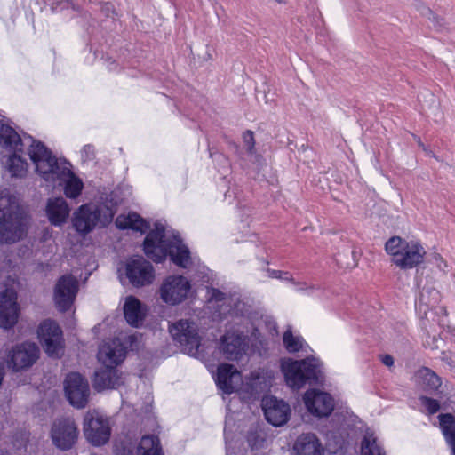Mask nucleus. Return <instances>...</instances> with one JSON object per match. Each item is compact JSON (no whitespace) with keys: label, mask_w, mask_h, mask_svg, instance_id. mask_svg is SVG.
Masks as SVG:
<instances>
[{"label":"nucleus","mask_w":455,"mask_h":455,"mask_svg":"<svg viewBox=\"0 0 455 455\" xmlns=\"http://www.w3.org/2000/svg\"><path fill=\"white\" fill-rule=\"evenodd\" d=\"M143 251L148 258L156 263L163 262L169 256L178 267L196 272L202 282H208L210 270L191 255L188 247L184 243L180 235L166 228L161 223H156L155 228L146 235Z\"/></svg>","instance_id":"nucleus-1"},{"label":"nucleus","mask_w":455,"mask_h":455,"mask_svg":"<svg viewBox=\"0 0 455 455\" xmlns=\"http://www.w3.org/2000/svg\"><path fill=\"white\" fill-rule=\"evenodd\" d=\"M232 314L235 319L220 339V351L227 360L239 361L247 352L249 341H259L263 315L245 301H237Z\"/></svg>","instance_id":"nucleus-2"},{"label":"nucleus","mask_w":455,"mask_h":455,"mask_svg":"<svg viewBox=\"0 0 455 455\" xmlns=\"http://www.w3.org/2000/svg\"><path fill=\"white\" fill-rule=\"evenodd\" d=\"M27 233V220L19 197L11 188L0 187V243H15Z\"/></svg>","instance_id":"nucleus-3"},{"label":"nucleus","mask_w":455,"mask_h":455,"mask_svg":"<svg viewBox=\"0 0 455 455\" xmlns=\"http://www.w3.org/2000/svg\"><path fill=\"white\" fill-rule=\"evenodd\" d=\"M28 157L34 167L35 173L44 183L45 187L54 189L60 180L73 167L71 163L63 157H58L40 140L31 145Z\"/></svg>","instance_id":"nucleus-4"},{"label":"nucleus","mask_w":455,"mask_h":455,"mask_svg":"<svg viewBox=\"0 0 455 455\" xmlns=\"http://www.w3.org/2000/svg\"><path fill=\"white\" fill-rule=\"evenodd\" d=\"M117 201L112 196L80 205L73 213L72 225L80 235H85L96 228H104L109 224L116 213Z\"/></svg>","instance_id":"nucleus-5"},{"label":"nucleus","mask_w":455,"mask_h":455,"mask_svg":"<svg viewBox=\"0 0 455 455\" xmlns=\"http://www.w3.org/2000/svg\"><path fill=\"white\" fill-rule=\"evenodd\" d=\"M281 371L286 385L293 390H299L307 384L318 383L324 378V363L315 355L301 360L283 359Z\"/></svg>","instance_id":"nucleus-6"},{"label":"nucleus","mask_w":455,"mask_h":455,"mask_svg":"<svg viewBox=\"0 0 455 455\" xmlns=\"http://www.w3.org/2000/svg\"><path fill=\"white\" fill-rule=\"evenodd\" d=\"M385 249L392 257V262L402 269H411L423 262L424 247L417 241H406L399 236L389 238Z\"/></svg>","instance_id":"nucleus-7"},{"label":"nucleus","mask_w":455,"mask_h":455,"mask_svg":"<svg viewBox=\"0 0 455 455\" xmlns=\"http://www.w3.org/2000/svg\"><path fill=\"white\" fill-rule=\"evenodd\" d=\"M169 331L185 354L194 357L200 355L201 337L194 320L180 319L169 325Z\"/></svg>","instance_id":"nucleus-8"},{"label":"nucleus","mask_w":455,"mask_h":455,"mask_svg":"<svg viewBox=\"0 0 455 455\" xmlns=\"http://www.w3.org/2000/svg\"><path fill=\"white\" fill-rule=\"evenodd\" d=\"M192 291L190 281L181 275L166 276L158 291L159 298L168 306H178L187 300Z\"/></svg>","instance_id":"nucleus-9"},{"label":"nucleus","mask_w":455,"mask_h":455,"mask_svg":"<svg viewBox=\"0 0 455 455\" xmlns=\"http://www.w3.org/2000/svg\"><path fill=\"white\" fill-rule=\"evenodd\" d=\"M84 434L93 446L105 444L110 438L109 419L97 411H90L84 419Z\"/></svg>","instance_id":"nucleus-10"},{"label":"nucleus","mask_w":455,"mask_h":455,"mask_svg":"<svg viewBox=\"0 0 455 455\" xmlns=\"http://www.w3.org/2000/svg\"><path fill=\"white\" fill-rule=\"evenodd\" d=\"M274 372L267 368H258L243 379V399H255L272 386Z\"/></svg>","instance_id":"nucleus-11"},{"label":"nucleus","mask_w":455,"mask_h":455,"mask_svg":"<svg viewBox=\"0 0 455 455\" xmlns=\"http://www.w3.org/2000/svg\"><path fill=\"white\" fill-rule=\"evenodd\" d=\"M307 411L314 417H329L334 410L335 400L331 394L316 388H311L303 395Z\"/></svg>","instance_id":"nucleus-12"},{"label":"nucleus","mask_w":455,"mask_h":455,"mask_svg":"<svg viewBox=\"0 0 455 455\" xmlns=\"http://www.w3.org/2000/svg\"><path fill=\"white\" fill-rule=\"evenodd\" d=\"M64 390L70 404L77 409L86 406L90 396L89 383L81 374L71 372L67 375Z\"/></svg>","instance_id":"nucleus-13"},{"label":"nucleus","mask_w":455,"mask_h":455,"mask_svg":"<svg viewBox=\"0 0 455 455\" xmlns=\"http://www.w3.org/2000/svg\"><path fill=\"white\" fill-rule=\"evenodd\" d=\"M129 283L137 288L149 285L155 279V269L150 262L142 257L130 259L124 267Z\"/></svg>","instance_id":"nucleus-14"},{"label":"nucleus","mask_w":455,"mask_h":455,"mask_svg":"<svg viewBox=\"0 0 455 455\" xmlns=\"http://www.w3.org/2000/svg\"><path fill=\"white\" fill-rule=\"evenodd\" d=\"M38 337L48 355L59 357L62 354V331L54 321H44L38 328Z\"/></svg>","instance_id":"nucleus-15"},{"label":"nucleus","mask_w":455,"mask_h":455,"mask_svg":"<svg viewBox=\"0 0 455 455\" xmlns=\"http://www.w3.org/2000/svg\"><path fill=\"white\" fill-rule=\"evenodd\" d=\"M51 437L57 448L62 451L69 450L76 443L78 437L75 421L70 418L56 419L52 427Z\"/></svg>","instance_id":"nucleus-16"},{"label":"nucleus","mask_w":455,"mask_h":455,"mask_svg":"<svg viewBox=\"0 0 455 455\" xmlns=\"http://www.w3.org/2000/svg\"><path fill=\"white\" fill-rule=\"evenodd\" d=\"M38 141L29 135L21 138L12 126L0 120V146L6 151L17 152L26 149L28 156L31 145Z\"/></svg>","instance_id":"nucleus-17"},{"label":"nucleus","mask_w":455,"mask_h":455,"mask_svg":"<svg viewBox=\"0 0 455 455\" xmlns=\"http://www.w3.org/2000/svg\"><path fill=\"white\" fill-rule=\"evenodd\" d=\"M39 356V348L35 343L25 342L17 345L9 352L7 365L13 371H21L31 367Z\"/></svg>","instance_id":"nucleus-18"},{"label":"nucleus","mask_w":455,"mask_h":455,"mask_svg":"<svg viewBox=\"0 0 455 455\" xmlns=\"http://www.w3.org/2000/svg\"><path fill=\"white\" fill-rule=\"evenodd\" d=\"M79 283L71 275H62L56 283L54 302L59 310L65 312L73 305L78 291Z\"/></svg>","instance_id":"nucleus-19"},{"label":"nucleus","mask_w":455,"mask_h":455,"mask_svg":"<svg viewBox=\"0 0 455 455\" xmlns=\"http://www.w3.org/2000/svg\"><path fill=\"white\" fill-rule=\"evenodd\" d=\"M243 381L241 372L234 365L221 363L218 366L215 382L224 394L238 393L242 395Z\"/></svg>","instance_id":"nucleus-20"},{"label":"nucleus","mask_w":455,"mask_h":455,"mask_svg":"<svg viewBox=\"0 0 455 455\" xmlns=\"http://www.w3.org/2000/svg\"><path fill=\"white\" fill-rule=\"evenodd\" d=\"M126 355V348L119 339H109L103 341L98 351V360L103 367L116 368L123 363Z\"/></svg>","instance_id":"nucleus-21"},{"label":"nucleus","mask_w":455,"mask_h":455,"mask_svg":"<svg viewBox=\"0 0 455 455\" xmlns=\"http://www.w3.org/2000/svg\"><path fill=\"white\" fill-rule=\"evenodd\" d=\"M18 318L17 293L13 289L7 288L0 293V327L11 329Z\"/></svg>","instance_id":"nucleus-22"},{"label":"nucleus","mask_w":455,"mask_h":455,"mask_svg":"<svg viewBox=\"0 0 455 455\" xmlns=\"http://www.w3.org/2000/svg\"><path fill=\"white\" fill-rule=\"evenodd\" d=\"M262 409L266 419L275 427L284 425L291 414L289 404L272 395L262 399Z\"/></svg>","instance_id":"nucleus-23"},{"label":"nucleus","mask_w":455,"mask_h":455,"mask_svg":"<svg viewBox=\"0 0 455 455\" xmlns=\"http://www.w3.org/2000/svg\"><path fill=\"white\" fill-rule=\"evenodd\" d=\"M207 300L212 308H214L220 317L230 315L235 319L232 309L237 301H243L237 296L228 297L225 293L215 288L207 289Z\"/></svg>","instance_id":"nucleus-24"},{"label":"nucleus","mask_w":455,"mask_h":455,"mask_svg":"<svg viewBox=\"0 0 455 455\" xmlns=\"http://www.w3.org/2000/svg\"><path fill=\"white\" fill-rule=\"evenodd\" d=\"M292 455H324V447L316 435L303 433L294 441Z\"/></svg>","instance_id":"nucleus-25"},{"label":"nucleus","mask_w":455,"mask_h":455,"mask_svg":"<svg viewBox=\"0 0 455 455\" xmlns=\"http://www.w3.org/2000/svg\"><path fill=\"white\" fill-rule=\"evenodd\" d=\"M440 301L439 291L432 286H425L419 295V301L417 303V309L424 315L427 319L435 313L445 314V310L443 307L438 306Z\"/></svg>","instance_id":"nucleus-26"},{"label":"nucleus","mask_w":455,"mask_h":455,"mask_svg":"<svg viewBox=\"0 0 455 455\" xmlns=\"http://www.w3.org/2000/svg\"><path fill=\"white\" fill-rule=\"evenodd\" d=\"M121 384L123 376L116 368L102 367L95 371L92 385L99 392L117 388Z\"/></svg>","instance_id":"nucleus-27"},{"label":"nucleus","mask_w":455,"mask_h":455,"mask_svg":"<svg viewBox=\"0 0 455 455\" xmlns=\"http://www.w3.org/2000/svg\"><path fill=\"white\" fill-rule=\"evenodd\" d=\"M70 208L66 200L61 197L49 198L46 204V215L51 224L61 226L69 216Z\"/></svg>","instance_id":"nucleus-28"},{"label":"nucleus","mask_w":455,"mask_h":455,"mask_svg":"<svg viewBox=\"0 0 455 455\" xmlns=\"http://www.w3.org/2000/svg\"><path fill=\"white\" fill-rule=\"evenodd\" d=\"M413 381L419 389L429 394L438 392L442 385L441 378L427 367L419 368L414 373Z\"/></svg>","instance_id":"nucleus-29"},{"label":"nucleus","mask_w":455,"mask_h":455,"mask_svg":"<svg viewBox=\"0 0 455 455\" xmlns=\"http://www.w3.org/2000/svg\"><path fill=\"white\" fill-rule=\"evenodd\" d=\"M124 315L130 325L138 327L143 322L145 309L137 298L129 296L125 299L124 304Z\"/></svg>","instance_id":"nucleus-30"},{"label":"nucleus","mask_w":455,"mask_h":455,"mask_svg":"<svg viewBox=\"0 0 455 455\" xmlns=\"http://www.w3.org/2000/svg\"><path fill=\"white\" fill-rule=\"evenodd\" d=\"M11 155L4 162L5 168L12 177L22 178L28 172V164L23 158V155L27 154V150L10 152Z\"/></svg>","instance_id":"nucleus-31"},{"label":"nucleus","mask_w":455,"mask_h":455,"mask_svg":"<svg viewBox=\"0 0 455 455\" xmlns=\"http://www.w3.org/2000/svg\"><path fill=\"white\" fill-rule=\"evenodd\" d=\"M61 187L64 195L69 199L78 198L84 189V182L71 169L64 177L63 180L58 184V188Z\"/></svg>","instance_id":"nucleus-32"},{"label":"nucleus","mask_w":455,"mask_h":455,"mask_svg":"<svg viewBox=\"0 0 455 455\" xmlns=\"http://www.w3.org/2000/svg\"><path fill=\"white\" fill-rule=\"evenodd\" d=\"M116 226L119 229H132L144 233L148 226L144 219L136 212L120 214L116 220Z\"/></svg>","instance_id":"nucleus-33"},{"label":"nucleus","mask_w":455,"mask_h":455,"mask_svg":"<svg viewBox=\"0 0 455 455\" xmlns=\"http://www.w3.org/2000/svg\"><path fill=\"white\" fill-rule=\"evenodd\" d=\"M362 455H386L372 429L367 428L361 443Z\"/></svg>","instance_id":"nucleus-34"},{"label":"nucleus","mask_w":455,"mask_h":455,"mask_svg":"<svg viewBox=\"0 0 455 455\" xmlns=\"http://www.w3.org/2000/svg\"><path fill=\"white\" fill-rule=\"evenodd\" d=\"M283 342L289 353L299 351L307 352L309 346L300 335H295L291 330H287L283 336Z\"/></svg>","instance_id":"nucleus-35"},{"label":"nucleus","mask_w":455,"mask_h":455,"mask_svg":"<svg viewBox=\"0 0 455 455\" xmlns=\"http://www.w3.org/2000/svg\"><path fill=\"white\" fill-rule=\"evenodd\" d=\"M137 455H163L157 437L153 435H145L141 438Z\"/></svg>","instance_id":"nucleus-36"},{"label":"nucleus","mask_w":455,"mask_h":455,"mask_svg":"<svg viewBox=\"0 0 455 455\" xmlns=\"http://www.w3.org/2000/svg\"><path fill=\"white\" fill-rule=\"evenodd\" d=\"M323 434L325 436L328 444H333L336 449L341 448L344 445L347 435V430L343 427L323 430Z\"/></svg>","instance_id":"nucleus-37"},{"label":"nucleus","mask_w":455,"mask_h":455,"mask_svg":"<svg viewBox=\"0 0 455 455\" xmlns=\"http://www.w3.org/2000/svg\"><path fill=\"white\" fill-rule=\"evenodd\" d=\"M440 428L443 436L455 433V417L450 413L438 416Z\"/></svg>","instance_id":"nucleus-38"},{"label":"nucleus","mask_w":455,"mask_h":455,"mask_svg":"<svg viewBox=\"0 0 455 455\" xmlns=\"http://www.w3.org/2000/svg\"><path fill=\"white\" fill-rule=\"evenodd\" d=\"M419 402L425 411L430 415L436 413L441 408L437 400L425 395L419 397Z\"/></svg>","instance_id":"nucleus-39"},{"label":"nucleus","mask_w":455,"mask_h":455,"mask_svg":"<svg viewBox=\"0 0 455 455\" xmlns=\"http://www.w3.org/2000/svg\"><path fill=\"white\" fill-rule=\"evenodd\" d=\"M293 285L296 291L301 292L306 295H312L315 291L320 289L319 285L308 283L304 281H294Z\"/></svg>","instance_id":"nucleus-40"},{"label":"nucleus","mask_w":455,"mask_h":455,"mask_svg":"<svg viewBox=\"0 0 455 455\" xmlns=\"http://www.w3.org/2000/svg\"><path fill=\"white\" fill-rule=\"evenodd\" d=\"M224 437H225V442H226L227 455H235L234 449H235L236 442H235V440H234L233 434H232L231 430L229 429L228 422L226 423V426L224 428Z\"/></svg>","instance_id":"nucleus-41"},{"label":"nucleus","mask_w":455,"mask_h":455,"mask_svg":"<svg viewBox=\"0 0 455 455\" xmlns=\"http://www.w3.org/2000/svg\"><path fill=\"white\" fill-rule=\"evenodd\" d=\"M247 442L252 449L258 448L261 446L262 443L264 442V438L262 434L259 432L257 428H255V430L248 434Z\"/></svg>","instance_id":"nucleus-42"},{"label":"nucleus","mask_w":455,"mask_h":455,"mask_svg":"<svg viewBox=\"0 0 455 455\" xmlns=\"http://www.w3.org/2000/svg\"><path fill=\"white\" fill-rule=\"evenodd\" d=\"M243 140L244 143V147L246 148V150L249 154L254 153V137L253 133L251 131H246L243 135Z\"/></svg>","instance_id":"nucleus-43"},{"label":"nucleus","mask_w":455,"mask_h":455,"mask_svg":"<svg viewBox=\"0 0 455 455\" xmlns=\"http://www.w3.org/2000/svg\"><path fill=\"white\" fill-rule=\"evenodd\" d=\"M94 156V148L92 145H85L81 150V157L84 161L91 160Z\"/></svg>","instance_id":"nucleus-44"},{"label":"nucleus","mask_w":455,"mask_h":455,"mask_svg":"<svg viewBox=\"0 0 455 455\" xmlns=\"http://www.w3.org/2000/svg\"><path fill=\"white\" fill-rule=\"evenodd\" d=\"M381 361L387 367H391L394 365V358L389 355H383Z\"/></svg>","instance_id":"nucleus-45"},{"label":"nucleus","mask_w":455,"mask_h":455,"mask_svg":"<svg viewBox=\"0 0 455 455\" xmlns=\"http://www.w3.org/2000/svg\"><path fill=\"white\" fill-rule=\"evenodd\" d=\"M268 276L271 278L279 279L283 275V271L267 269Z\"/></svg>","instance_id":"nucleus-46"},{"label":"nucleus","mask_w":455,"mask_h":455,"mask_svg":"<svg viewBox=\"0 0 455 455\" xmlns=\"http://www.w3.org/2000/svg\"><path fill=\"white\" fill-rule=\"evenodd\" d=\"M280 280L291 282L293 284V282L295 281L289 272H283V275L279 277Z\"/></svg>","instance_id":"nucleus-47"},{"label":"nucleus","mask_w":455,"mask_h":455,"mask_svg":"<svg viewBox=\"0 0 455 455\" xmlns=\"http://www.w3.org/2000/svg\"><path fill=\"white\" fill-rule=\"evenodd\" d=\"M437 259L440 261L438 264H437V267L443 270V271H445V268L447 267V264L446 262L441 258V257H438Z\"/></svg>","instance_id":"nucleus-48"},{"label":"nucleus","mask_w":455,"mask_h":455,"mask_svg":"<svg viewBox=\"0 0 455 455\" xmlns=\"http://www.w3.org/2000/svg\"><path fill=\"white\" fill-rule=\"evenodd\" d=\"M128 339L131 343V346H132V343L136 342L138 340V336H137V334H132L128 337Z\"/></svg>","instance_id":"nucleus-49"},{"label":"nucleus","mask_w":455,"mask_h":455,"mask_svg":"<svg viewBox=\"0 0 455 455\" xmlns=\"http://www.w3.org/2000/svg\"><path fill=\"white\" fill-rule=\"evenodd\" d=\"M427 12H428V13L431 15V18H430V19H433V20H434L435 22H436V24H437V25H440V24H439L438 18H437L434 13H432V12H431L430 10H428V9H427Z\"/></svg>","instance_id":"nucleus-50"},{"label":"nucleus","mask_w":455,"mask_h":455,"mask_svg":"<svg viewBox=\"0 0 455 455\" xmlns=\"http://www.w3.org/2000/svg\"><path fill=\"white\" fill-rule=\"evenodd\" d=\"M61 7L60 9H63V8H67L68 6V1H62L61 2Z\"/></svg>","instance_id":"nucleus-51"}]
</instances>
